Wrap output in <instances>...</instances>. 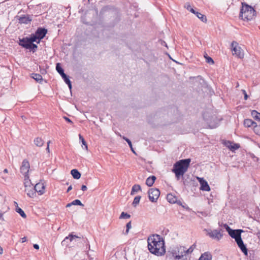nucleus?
<instances>
[{
	"label": "nucleus",
	"mask_w": 260,
	"mask_h": 260,
	"mask_svg": "<svg viewBox=\"0 0 260 260\" xmlns=\"http://www.w3.org/2000/svg\"><path fill=\"white\" fill-rule=\"evenodd\" d=\"M19 45L23 48L28 49L31 43L28 37H24L22 39H19Z\"/></svg>",
	"instance_id": "nucleus-13"
},
{
	"label": "nucleus",
	"mask_w": 260,
	"mask_h": 260,
	"mask_svg": "<svg viewBox=\"0 0 260 260\" xmlns=\"http://www.w3.org/2000/svg\"><path fill=\"white\" fill-rule=\"evenodd\" d=\"M251 115L255 120L260 121V113L255 110H252Z\"/></svg>",
	"instance_id": "nucleus-31"
},
{
	"label": "nucleus",
	"mask_w": 260,
	"mask_h": 260,
	"mask_svg": "<svg viewBox=\"0 0 260 260\" xmlns=\"http://www.w3.org/2000/svg\"><path fill=\"white\" fill-rule=\"evenodd\" d=\"M131 150H132V151L134 153H135V151H134V149H133V146H132V148H131Z\"/></svg>",
	"instance_id": "nucleus-58"
},
{
	"label": "nucleus",
	"mask_w": 260,
	"mask_h": 260,
	"mask_svg": "<svg viewBox=\"0 0 260 260\" xmlns=\"http://www.w3.org/2000/svg\"><path fill=\"white\" fill-rule=\"evenodd\" d=\"M3 172H4V173H8V169H5L4 170Z\"/></svg>",
	"instance_id": "nucleus-56"
},
{
	"label": "nucleus",
	"mask_w": 260,
	"mask_h": 260,
	"mask_svg": "<svg viewBox=\"0 0 260 260\" xmlns=\"http://www.w3.org/2000/svg\"><path fill=\"white\" fill-rule=\"evenodd\" d=\"M1 254L3 253V248L1 247Z\"/></svg>",
	"instance_id": "nucleus-60"
},
{
	"label": "nucleus",
	"mask_w": 260,
	"mask_h": 260,
	"mask_svg": "<svg viewBox=\"0 0 260 260\" xmlns=\"http://www.w3.org/2000/svg\"><path fill=\"white\" fill-rule=\"evenodd\" d=\"M256 132H258L259 133L258 135H260V127L257 129Z\"/></svg>",
	"instance_id": "nucleus-55"
},
{
	"label": "nucleus",
	"mask_w": 260,
	"mask_h": 260,
	"mask_svg": "<svg viewBox=\"0 0 260 260\" xmlns=\"http://www.w3.org/2000/svg\"><path fill=\"white\" fill-rule=\"evenodd\" d=\"M50 143H51L50 141H48V142H47V146L48 145V146H49V144H50Z\"/></svg>",
	"instance_id": "nucleus-59"
},
{
	"label": "nucleus",
	"mask_w": 260,
	"mask_h": 260,
	"mask_svg": "<svg viewBox=\"0 0 260 260\" xmlns=\"http://www.w3.org/2000/svg\"><path fill=\"white\" fill-rule=\"evenodd\" d=\"M24 177V185L25 187H28L31 186H32L33 184H32L30 180L29 179V177L28 175H26Z\"/></svg>",
	"instance_id": "nucleus-23"
},
{
	"label": "nucleus",
	"mask_w": 260,
	"mask_h": 260,
	"mask_svg": "<svg viewBox=\"0 0 260 260\" xmlns=\"http://www.w3.org/2000/svg\"><path fill=\"white\" fill-rule=\"evenodd\" d=\"M73 204H72V202L71 203H68L67 205H66V207L67 208H68V207H70L71 206H72Z\"/></svg>",
	"instance_id": "nucleus-53"
},
{
	"label": "nucleus",
	"mask_w": 260,
	"mask_h": 260,
	"mask_svg": "<svg viewBox=\"0 0 260 260\" xmlns=\"http://www.w3.org/2000/svg\"><path fill=\"white\" fill-rule=\"evenodd\" d=\"M172 256L175 259H180L183 258L185 256V247L184 246H177L171 250Z\"/></svg>",
	"instance_id": "nucleus-4"
},
{
	"label": "nucleus",
	"mask_w": 260,
	"mask_h": 260,
	"mask_svg": "<svg viewBox=\"0 0 260 260\" xmlns=\"http://www.w3.org/2000/svg\"><path fill=\"white\" fill-rule=\"evenodd\" d=\"M56 70L57 72L61 75L64 74V70L61 67L60 64L59 63H57L56 64Z\"/></svg>",
	"instance_id": "nucleus-33"
},
{
	"label": "nucleus",
	"mask_w": 260,
	"mask_h": 260,
	"mask_svg": "<svg viewBox=\"0 0 260 260\" xmlns=\"http://www.w3.org/2000/svg\"><path fill=\"white\" fill-rule=\"evenodd\" d=\"M222 232L223 231L222 229H219V230H214L208 232V235L212 239L219 240L222 238L223 236L221 234V232Z\"/></svg>",
	"instance_id": "nucleus-8"
},
{
	"label": "nucleus",
	"mask_w": 260,
	"mask_h": 260,
	"mask_svg": "<svg viewBox=\"0 0 260 260\" xmlns=\"http://www.w3.org/2000/svg\"><path fill=\"white\" fill-rule=\"evenodd\" d=\"M156 179V178L155 176H151L148 177L146 180V184L149 187L152 186Z\"/></svg>",
	"instance_id": "nucleus-20"
},
{
	"label": "nucleus",
	"mask_w": 260,
	"mask_h": 260,
	"mask_svg": "<svg viewBox=\"0 0 260 260\" xmlns=\"http://www.w3.org/2000/svg\"><path fill=\"white\" fill-rule=\"evenodd\" d=\"M72 189V186L71 185H70V186L68 187V188L67 189V192H68L70 190H71Z\"/></svg>",
	"instance_id": "nucleus-50"
},
{
	"label": "nucleus",
	"mask_w": 260,
	"mask_h": 260,
	"mask_svg": "<svg viewBox=\"0 0 260 260\" xmlns=\"http://www.w3.org/2000/svg\"><path fill=\"white\" fill-rule=\"evenodd\" d=\"M87 240V239H86L85 240H84V241L85 242Z\"/></svg>",
	"instance_id": "nucleus-61"
},
{
	"label": "nucleus",
	"mask_w": 260,
	"mask_h": 260,
	"mask_svg": "<svg viewBox=\"0 0 260 260\" xmlns=\"http://www.w3.org/2000/svg\"><path fill=\"white\" fill-rule=\"evenodd\" d=\"M149 251L156 255L161 256L166 252L165 241L162 237L157 234L152 235L147 239Z\"/></svg>",
	"instance_id": "nucleus-1"
},
{
	"label": "nucleus",
	"mask_w": 260,
	"mask_h": 260,
	"mask_svg": "<svg viewBox=\"0 0 260 260\" xmlns=\"http://www.w3.org/2000/svg\"><path fill=\"white\" fill-rule=\"evenodd\" d=\"M79 139L80 140H81L82 144L84 145L86 149H87V145L86 144V142L85 141L84 138L81 135H79Z\"/></svg>",
	"instance_id": "nucleus-42"
},
{
	"label": "nucleus",
	"mask_w": 260,
	"mask_h": 260,
	"mask_svg": "<svg viewBox=\"0 0 260 260\" xmlns=\"http://www.w3.org/2000/svg\"><path fill=\"white\" fill-rule=\"evenodd\" d=\"M28 38L30 41H31V43L36 42L39 44L40 42L39 38L36 36L35 33L31 34Z\"/></svg>",
	"instance_id": "nucleus-28"
},
{
	"label": "nucleus",
	"mask_w": 260,
	"mask_h": 260,
	"mask_svg": "<svg viewBox=\"0 0 260 260\" xmlns=\"http://www.w3.org/2000/svg\"><path fill=\"white\" fill-rule=\"evenodd\" d=\"M34 143L37 146L41 147L43 145L44 141L42 138L37 137L34 140Z\"/></svg>",
	"instance_id": "nucleus-27"
},
{
	"label": "nucleus",
	"mask_w": 260,
	"mask_h": 260,
	"mask_svg": "<svg viewBox=\"0 0 260 260\" xmlns=\"http://www.w3.org/2000/svg\"><path fill=\"white\" fill-rule=\"evenodd\" d=\"M237 43L235 41H233L231 46L232 47V51L234 53L233 54H236L239 58H242L244 57V52L243 50L240 47H237Z\"/></svg>",
	"instance_id": "nucleus-6"
},
{
	"label": "nucleus",
	"mask_w": 260,
	"mask_h": 260,
	"mask_svg": "<svg viewBox=\"0 0 260 260\" xmlns=\"http://www.w3.org/2000/svg\"><path fill=\"white\" fill-rule=\"evenodd\" d=\"M123 139L127 143L129 147L132 148V143L131 140L129 139H128L126 137H124L123 138Z\"/></svg>",
	"instance_id": "nucleus-43"
},
{
	"label": "nucleus",
	"mask_w": 260,
	"mask_h": 260,
	"mask_svg": "<svg viewBox=\"0 0 260 260\" xmlns=\"http://www.w3.org/2000/svg\"><path fill=\"white\" fill-rule=\"evenodd\" d=\"M196 16L200 19L202 22H206L207 21L206 17L205 15H203L198 12L195 11V13H193Z\"/></svg>",
	"instance_id": "nucleus-30"
},
{
	"label": "nucleus",
	"mask_w": 260,
	"mask_h": 260,
	"mask_svg": "<svg viewBox=\"0 0 260 260\" xmlns=\"http://www.w3.org/2000/svg\"><path fill=\"white\" fill-rule=\"evenodd\" d=\"M61 77L63 79L64 82L68 85L69 88L71 89L72 88V83L69 79L68 76H67L65 73L61 75Z\"/></svg>",
	"instance_id": "nucleus-22"
},
{
	"label": "nucleus",
	"mask_w": 260,
	"mask_h": 260,
	"mask_svg": "<svg viewBox=\"0 0 260 260\" xmlns=\"http://www.w3.org/2000/svg\"><path fill=\"white\" fill-rule=\"evenodd\" d=\"M38 46L36 44H34V43H31L28 49L32 51V52H35Z\"/></svg>",
	"instance_id": "nucleus-37"
},
{
	"label": "nucleus",
	"mask_w": 260,
	"mask_h": 260,
	"mask_svg": "<svg viewBox=\"0 0 260 260\" xmlns=\"http://www.w3.org/2000/svg\"><path fill=\"white\" fill-rule=\"evenodd\" d=\"M29 168L30 166L29 162L26 159L23 160L20 167V172L24 176H25L26 175H28V173L29 172Z\"/></svg>",
	"instance_id": "nucleus-11"
},
{
	"label": "nucleus",
	"mask_w": 260,
	"mask_h": 260,
	"mask_svg": "<svg viewBox=\"0 0 260 260\" xmlns=\"http://www.w3.org/2000/svg\"><path fill=\"white\" fill-rule=\"evenodd\" d=\"M16 211L17 213H18L21 215V216L23 218H26V215L25 213L22 210V209H21L20 208H19L18 206V205H17L16 207Z\"/></svg>",
	"instance_id": "nucleus-34"
},
{
	"label": "nucleus",
	"mask_w": 260,
	"mask_h": 260,
	"mask_svg": "<svg viewBox=\"0 0 260 260\" xmlns=\"http://www.w3.org/2000/svg\"><path fill=\"white\" fill-rule=\"evenodd\" d=\"M47 32V29L45 28L39 27L36 31L35 34L39 38V41H41V40L44 38Z\"/></svg>",
	"instance_id": "nucleus-15"
},
{
	"label": "nucleus",
	"mask_w": 260,
	"mask_h": 260,
	"mask_svg": "<svg viewBox=\"0 0 260 260\" xmlns=\"http://www.w3.org/2000/svg\"><path fill=\"white\" fill-rule=\"evenodd\" d=\"M201 185L200 189L204 191H209L210 188L208 182L203 178H197Z\"/></svg>",
	"instance_id": "nucleus-14"
},
{
	"label": "nucleus",
	"mask_w": 260,
	"mask_h": 260,
	"mask_svg": "<svg viewBox=\"0 0 260 260\" xmlns=\"http://www.w3.org/2000/svg\"><path fill=\"white\" fill-rule=\"evenodd\" d=\"M242 92L244 95V99L245 100H247L248 98V96L247 95V94L246 93V92L245 90H242Z\"/></svg>",
	"instance_id": "nucleus-44"
},
{
	"label": "nucleus",
	"mask_w": 260,
	"mask_h": 260,
	"mask_svg": "<svg viewBox=\"0 0 260 260\" xmlns=\"http://www.w3.org/2000/svg\"><path fill=\"white\" fill-rule=\"evenodd\" d=\"M71 174L74 179H79L81 177V173L77 169H73Z\"/></svg>",
	"instance_id": "nucleus-24"
},
{
	"label": "nucleus",
	"mask_w": 260,
	"mask_h": 260,
	"mask_svg": "<svg viewBox=\"0 0 260 260\" xmlns=\"http://www.w3.org/2000/svg\"><path fill=\"white\" fill-rule=\"evenodd\" d=\"M236 243L244 255L247 256L248 255V249L246 245L244 244L242 239L238 240V241H237Z\"/></svg>",
	"instance_id": "nucleus-17"
},
{
	"label": "nucleus",
	"mask_w": 260,
	"mask_h": 260,
	"mask_svg": "<svg viewBox=\"0 0 260 260\" xmlns=\"http://www.w3.org/2000/svg\"><path fill=\"white\" fill-rule=\"evenodd\" d=\"M224 227L226 229V231L228 233H229V231H230V230H232V229L230 228V227L227 224H224Z\"/></svg>",
	"instance_id": "nucleus-46"
},
{
	"label": "nucleus",
	"mask_w": 260,
	"mask_h": 260,
	"mask_svg": "<svg viewBox=\"0 0 260 260\" xmlns=\"http://www.w3.org/2000/svg\"><path fill=\"white\" fill-rule=\"evenodd\" d=\"M35 193L36 192H38L39 194L41 195L44 193L45 185L42 183H37L35 186Z\"/></svg>",
	"instance_id": "nucleus-16"
},
{
	"label": "nucleus",
	"mask_w": 260,
	"mask_h": 260,
	"mask_svg": "<svg viewBox=\"0 0 260 260\" xmlns=\"http://www.w3.org/2000/svg\"><path fill=\"white\" fill-rule=\"evenodd\" d=\"M31 77L38 82L41 83L43 81L42 76L39 74L32 73Z\"/></svg>",
	"instance_id": "nucleus-25"
},
{
	"label": "nucleus",
	"mask_w": 260,
	"mask_h": 260,
	"mask_svg": "<svg viewBox=\"0 0 260 260\" xmlns=\"http://www.w3.org/2000/svg\"><path fill=\"white\" fill-rule=\"evenodd\" d=\"M190 161V158H187L180 160L174 164L172 172L175 173L178 180L187 171Z\"/></svg>",
	"instance_id": "nucleus-2"
},
{
	"label": "nucleus",
	"mask_w": 260,
	"mask_h": 260,
	"mask_svg": "<svg viewBox=\"0 0 260 260\" xmlns=\"http://www.w3.org/2000/svg\"><path fill=\"white\" fill-rule=\"evenodd\" d=\"M75 239H80L81 237L71 233L64 238V239L61 242V244L63 246H67L69 245V242H72Z\"/></svg>",
	"instance_id": "nucleus-12"
},
{
	"label": "nucleus",
	"mask_w": 260,
	"mask_h": 260,
	"mask_svg": "<svg viewBox=\"0 0 260 260\" xmlns=\"http://www.w3.org/2000/svg\"><path fill=\"white\" fill-rule=\"evenodd\" d=\"M184 8H186L188 11H190L191 13H195V10L191 8V6L188 3L185 4Z\"/></svg>",
	"instance_id": "nucleus-35"
},
{
	"label": "nucleus",
	"mask_w": 260,
	"mask_h": 260,
	"mask_svg": "<svg viewBox=\"0 0 260 260\" xmlns=\"http://www.w3.org/2000/svg\"><path fill=\"white\" fill-rule=\"evenodd\" d=\"M252 158H253L254 161H258V159H259L258 157H256L255 156H253L252 157Z\"/></svg>",
	"instance_id": "nucleus-52"
},
{
	"label": "nucleus",
	"mask_w": 260,
	"mask_h": 260,
	"mask_svg": "<svg viewBox=\"0 0 260 260\" xmlns=\"http://www.w3.org/2000/svg\"><path fill=\"white\" fill-rule=\"evenodd\" d=\"M204 57H205L206 62L207 63H208L209 64H213L214 63V62L213 59L211 57L208 56L206 53L205 54V55H204Z\"/></svg>",
	"instance_id": "nucleus-38"
},
{
	"label": "nucleus",
	"mask_w": 260,
	"mask_h": 260,
	"mask_svg": "<svg viewBox=\"0 0 260 260\" xmlns=\"http://www.w3.org/2000/svg\"><path fill=\"white\" fill-rule=\"evenodd\" d=\"M141 196H137L134 198L132 205L134 207H136V206L139 204L140 202V200L141 199Z\"/></svg>",
	"instance_id": "nucleus-36"
},
{
	"label": "nucleus",
	"mask_w": 260,
	"mask_h": 260,
	"mask_svg": "<svg viewBox=\"0 0 260 260\" xmlns=\"http://www.w3.org/2000/svg\"><path fill=\"white\" fill-rule=\"evenodd\" d=\"M72 204H73V205H79V206H84V205L78 199H76V200L73 201V202H72Z\"/></svg>",
	"instance_id": "nucleus-39"
},
{
	"label": "nucleus",
	"mask_w": 260,
	"mask_h": 260,
	"mask_svg": "<svg viewBox=\"0 0 260 260\" xmlns=\"http://www.w3.org/2000/svg\"><path fill=\"white\" fill-rule=\"evenodd\" d=\"M87 189V186L85 185H82L81 186V190L83 191H85Z\"/></svg>",
	"instance_id": "nucleus-48"
},
{
	"label": "nucleus",
	"mask_w": 260,
	"mask_h": 260,
	"mask_svg": "<svg viewBox=\"0 0 260 260\" xmlns=\"http://www.w3.org/2000/svg\"><path fill=\"white\" fill-rule=\"evenodd\" d=\"M130 217H131V215L129 214H127V213L122 212L121 213V215H120L119 218H120L126 219V218H130Z\"/></svg>",
	"instance_id": "nucleus-40"
},
{
	"label": "nucleus",
	"mask_w": 260,
	"mask_h": 260,
	"mask_svg": "<svg viewBox=\"0 0 260 260\" xmlns=\"http://www.w3.org/2000/svg\"><path fill=\"white\" fill-rule=\"evenodd\" d=\"M148 193L149 200L151 202L155 203L159 197L160 191L158 189L152 188L149 189Z\"/></svg>",
	"instance_id": "nucleus-5"
},
{
	"label": "nucleus",
	"mask_w": 260,
	"mask_h": 260,
	"mask_svg": "<svg viewBox=\"0 0 260 260\" xmlns=\"http://www.w3.org/2000/svg\"><path fill=\"white\" fill-rule=\"evenodd\" d=\"M3 179L4 180L5 182H8L10 181V178L8 177H3Z\"/></svg>",
	"instance_id": "nucleus-47"
},
{
	"label": "nucleus",
	"mask_w": 260,
	"mask_h": 260,
	"mask_svg": "<svg viewBox=\"0 0 260 260\" xmlns=\"http://www.w3.org/2000/svg\"><path fill=\"white\" fill-rule=\"evenodd\" d=\"M212 255L209 252H205L202 254L198 260H212Z\"/></svg>",
	"instance_id": "nucleus-19"
},
{
	"label": "nucleus",
	"mask_w": 260,
	"mask_h": 260,
	"mask_svg": "<svg viewBox=\"0 0 260 260\" xmlns=\"http://www.w3.org/2000/svg\"><path fill=\"white\" fill-rule=\"evenodd\" d=\"M46 150L47 151V152H48V153H49V152H50V150H49V146H48V145L47 146Z\"/></svg>",
	"instance_id": "nucleus-54"
},
{
	"label": "nucleus",
	"mask_w": 260,
	"mask_h": 260,
	"mask_svg": "<svg viewBox=\"0 0 260 260\" xmlns=\"http://www.w3.org/2000/svg\"><path fill=\"white\" fill-rule=\"evenodd\" d=\"M126 229L124 233L125 235L128 234L129 229L132 228L131 221H129L128 223H127L126 225Z\"/></svg>",
	"instance_id": "nucleus-41"
},
{
	"label": "nucleus",
	"mask_w": 260,
	"mask_h": 260,
	"mask_svg": "<svg viewBox=\"0 0 260 260\" xmlns=\"http://www.w3.org/2000/svg\"><path fill=\"white\" fill-rule=\"evenodd\" d=\"M243 231L241 229L238 230H230L229 231V235L233 239H235V241L237 242L238 240L242 239L241 233Z\"/></svg>",
	"instance_id": "nucleus-7"
},
{
	"label": "nucleus",
	"mask_w": 260,
	"mask_h": 260,
	"mask_svg": "<svg viewBox=\"0 0 260 260\" xmlns=\"http://www.w3.org/2000/svg\"><path fill=\"white\" fill-rule=\"evenodd\" d=\"M21 240V242L24 243L26 241V237H24L22 238Z\"/></svg>",
	"instance_id": "nucleus-51"
},
{
	"label": "nucleus",
	"mask_w": 260,
	"mask_h": 260,
	"mask_svg": "<svg viewBox=\"0 0 260 260\" xmlns=\"http://www.w3.org/2000/svg\"><path fill=\"white\" fill-rule=\"evenodd\" d=\"M225 145L226 147L229 148L230 150H236L239 148V145L237 144H232V143L230 141H228L225 143Z\"/></svg>",
	"instance_id": "nucleus-21"
},
{
	"label": "nucleus",
	"mask_w": 260,
	"mask_h": 260,
	"mask_svg": "<svg viewBox=\"0 0 260 260\" xmlns=\"http://www.w3.org/2000/svg\"><path fill=\"white\" fill-rule=\"evenodd\" d=\"M34 189L35 188L33 185L28 187H25V191L29 198H33L36 196Z\"/></svg>",
	"instance_id": "nucleus-18"
},
{
	"label": "nucleus",
	"mask_w": 260,
	"mask_h": 260,
	"mask_svg": "<svg viewBox=\"0 0 260 260\" xmlns=\"http://www.w3.org/2000/svg\"><path fill=\"white\" fill-rule=\"evenodd\" d=\"M244 125L245 127H249L250 126L254 127V131L256 134H258V132H256L257 129L260 127V125H257L256 123L253 121L252 120L250 119H246L244 121Z\"/></svg>",
	"instance_id": "nucleus-10"
},
{
	"label": "nucleus",
	"mask_w": 260,
	"mask_h": 260,
	"mask_svg": "<svg viewBox=\"0 0 260 260\" xmlns=\"http://www.w3.org/2000/svg\"><path fill=\"white\" fill-rule=\"evenodd\" d=\"M167 199L168 201L170 203H175L177 200V198L171 193H169L167 194Z\"/></svg>",
	"instance_id": "nucleus-26"
},
{
	"label": "nucleus",
	"mask_w": 260,
	"mask_h": 260,
	"mask_svg": "<svg viewBox=\"0 0 260 260\" xmlns=\"http://www.w3.org/2000/svg\"><path fill=\"white\" fill-rule=\"evenodd\" d=\"M88 1H89L90 0H88Z\"/></svg>",
	"instance_id": "nucleus-62"
},
{
	"label": "nucleus",
	"mask_w": 260,
	"mask_h": 260,
	"mask_svg": "<svg viewBox=\"0 0 260 260\" xmlns=\"http://www.w3.org/2000/svg\"><path fill=\"white\" fill-rule=\"evenodd\" d=\"M141 190V187L139 184H135L132 188V191L131 192V195L135 194V192H138L139 190Z\"/></svg>",
	"instance_id": "nucleus-32"
},
{
	"label": "nucleus",
	"mask_w": 260,
	"mask_h": 260,
	"mask_svg": "<svg viewBox=\"0 0 260 260\" xmlns=\"http://www.w3.org/2000/svg\"><path fill=\"white\" fill-rule=\"evenodd\" d=\"M196 243H194L191 246H190L188 249H186V248L185 247V256L189 254H191L193 251V250L196 248Z\"/></svg>",
	"instance_id": "nucleus-29"
},
{
	"label": "nucleus",
	"mask_w": 260,
	"mask_h": 260,
	"mask_svg": "<svg viewBox=\"0 0 260 260\" xmlns=\"http://www.w3.org/2000/svg\"><path fill=\"white\" fill-rule=\"evenodd\" d=\"M15 18L18 21V22L20 24H27L30 23L32 21V19L29 15H24L22 16H16Z\"/></svg>",
	"instance_id": "nucleus-9"
},
{
	"label": "nucleus",
	"mask_w": 260,
	"mask_h": 260,
	"mask_svg": "<svg viewBox=\"0 0 260 260\" xmlns=\"http://www.w3.org/2000/svg\"><path fill=\"white\" fill-rule=\"evenodd\" d=\"M33 247L35 249L38 250L39 249V245L37 244H34Z\"/></svg>",
	"instance_id": "nucleus-49"
},
{
	"label": "nucleus",
	"mask_w": 260,
	"mask_h": 260,
	"mask_svg": "<svg viewBox=\"0 0 260 260\" xmlns=\"http://www.w3.org/2000/svg\"><path fill=\"white\" fill-rule=\"evenodd\" d=\"M63 118L65 119V120L66 121H67L69 123H73V122L68 117H66V116H64L63 117Z\"/></svg>",
	"instance_id": "nucleus-45"
},
{
	"label": "nucleus",
	"mask_w": 260,
	"mask_h": 260,
	"mask_svg": "<svg viewBox=\"0 0 260 260\" xmlns=\"http://www.w3.org/2000/svg\"><path fill=\"white\" fill-rule=\"evenodd\" d=\"M257 237L260 239V231L257 233Z\"/></svg>",
	"instance_id": "nucleus-57"
},
{
	"label": "nucleus",
	"mask_w": 260,
	"mask_h": 260,
	"mask_svg": "<svg viewBox=\"0 0 260 260\" xmlns=\"http://www.w3.org/2000/svg\"><path fill=\"white\" fill-rule=\"evenodd\" d=\"M255 11L251 6L242 3L239 17L243 20H251L254 16Z\"/></svg>",
	"instance_id": "nucleus-3"
}]
</instances>
